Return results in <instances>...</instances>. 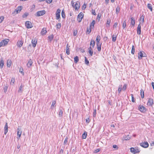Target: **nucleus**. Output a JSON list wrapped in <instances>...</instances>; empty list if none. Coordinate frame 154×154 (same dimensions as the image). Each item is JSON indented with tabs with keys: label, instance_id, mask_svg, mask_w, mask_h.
<instances>
[{
	"label": "nucleus",
	"instance_id": "obj_1",
	"mask_svg": "<svg viewBox=\"0 0 154 154\" xmlns=\"http://www.w3.org/2000/svg\"><path fill=\"white\" fill-rule=\"evenodd\" d=\"M84 14L82 12L80 13L77 17V20L79 22H80L82 21V20L84 17Z\"/></svg>",
	"mask_w": 154,
	"mask_h": 154
},
{
	"label": "nucleus",
	"instance_id": "obj_2",
	"mask_svg": "<svg viewBox=\"0 0 154 154\" xmlns=\"http://www.w3.org/2000/svg\"><path fill=\"white\" fill-rule=\"evenodd\" d=\"M22 134V130L20 127H18L17 129V136L18 139H19L21 136Z\"/></svg>",
	"mask_w": 154,
	"mask_h": 154
},
{
	"label": "nucleus",
	"instance_id": "obj_3",
	"mask_svg": "<svg viewBox=\"0 0 154 154\" xmlns=\"http://www.w3.org/2000/svg\"><path fill=\"white\" fill-rule=\"evenodd\" d=\"M140 144V146L145 148L148 147L149 146V144L147 142L141 143Z\"/></svg>",
	"mask_w": 154,
	"mask_h": 154
},
{
	"label": "nucleus",
	"instance_id": "obj_4",
	"mask_svg": "<svg viewBox=\"0 0 154 154\" xmlns=\"http://www.w3.org/2000/svg\"><path fill=\"white\" fill-rule=\"evenodd\" d=\"M25 24L27 28H30L32 27L31 23L29 21H26Z\"/></svg>",
	"mask_w": 154,
	"mask_h": 154
},
{
	"label": "nucleus",
	"instance_id": "obj_5",
	"mask_svg": "<svg viewBox=\"0 0 154 154\" xmlns=\"http://www.w3.org/2000/svg\"><path fill=\"white\" fill-rule=\"evenodd\" d=\"M45 13V10H43L37 12L36 14L37 16H40L43 15Z\"/></svg>",
	"mask_w": 154,
	"mask_h": 154
},
{
	"label": "nucleus",
	"instance_id": "obj_6",
	"mask_svg": "<svg viewBox=\"0 0 154 154\" xmlns=\"http://www.w3.org/2000/svg\"><path fill=\"white\" fill-rule=\"evenodd\" d=\"M153 104V100L152 98H149L147 102V105L152 106Z\"/></svg>",
	"mask_w": 154,
	"mask_h": 154
},
{
	"label": "nucleus",
	"instance_id": "obj_7",
	"mask_svg": "<svg viewBox=\"0 0 154 154\" xmlns=\"http://www.w3.org/2000/svg\"><path fill=\"white\" fill-rule=\"evenodd\" d=\"M23 43V42L22 40L18 41L17 43V45L18 47L20 48L22 46Z\"/></svg>",
	"mask_w": 154,
	"mask_h": 154
},
{
	"label": "nucleus",
	"instance_id": "obj_8",
	"mask_svg": "<svg viewBox=\"0 0 154 154\" xmlns=\"http://www.w3.org/2000/svg\"><path fill=\"white\" fill-rule=\"evenodd\" d=\"M73 7L75 8V10H77L80 7V3L79 2H76L74 6V5Z\"/></svg>",
	"mask_w": 154,
	"mask_h": 154
},
{
	"label": "nucleus",
	"instance_id": "obj_9",
	"mask_svg": "<svg viewBox=\"0 0 154 154\" xmlns=\"http://www.w3.org/2000/svg\"><path fill=\"white\" fill-rule=\"evenodd\" d=\"M37 43V40L35 39L34 38L32 40V46L34 48H35L36 45Z\"/></svg>",
	"mask_w": 154,
	"mask_h": 154
},
{
	"label": "nucleus",
	"instance_id": "obj_10",
	"mask_svg": "<svg viewBox=\"0 0 154 154\" xmlns=\"http://www.w3.org/2000/svg\"><path fill=\"white\" fill-rule=\"evenodd\" d=\"M141 26L140 24V23L138 26L137 29V34L138 35H140L141 34Z\"/></svg>",
	"mask_w": 154,
	"mask_h": 154
},
{
	"label": "nucleus",
	"instance_id": "obj_11",
	"mask_svg": "<svg viewBox=\"0 0 154 154\" xmlns=\"http://www.w3.org/2000/svg\"><path fill=\"white\" fill-rule=\"evenodd\" d=\"M8 131V125L7 123H6L4 127V134L6 135Z\"/></svg>",
	"mask_w": 154,
	"mask_h": 154
},
{
	"label": "nucleus",
	"instance_id": "obj_12",
	"mask_svg": "<svg viewBox=\"0 0 154 154\" xmlns=\"http://www.w3.org/2000/svg\"><path fill=\"white\" fill-rule=\"evenodd\" d=\"M143 57V53L141 51L139 52L138 53V58L139 59H142Z\"/></svg>",
	"mask_w": 154,
	"mask_h": 154
},
{
	"label": "nucleus",
	"instance_id": "obj_13",
	"mask_svg": "<svg viewBox=\"0 0 154 154\" xmlns=\"http://www.w3.org/2000/svg\"><path fill=\"white\" fill-rule=\"evenodd\" d=\"M9 41V39H7L6 40H3L2 41V43L3 45L5 46L7 45Z\"/></svg>",
	"mask_w": 154,
	"mask_h": 154
},
{
	"label": "nucleus",
	"instance_id": "obj_14",
	"mask_svg": "<svg viewBox=\"0 0 154 154\" xmlns=\"http://www.w3.org/2000/svg\"><path fill=\"white\" fill-rule=\"evenodd\" d=\"M131 24L133 26H134L135 24V20L134 18L133 17H131Z\"/></svg>",
	"mask_w": 154,
	"mask_h": 154
},
{
	"label": "nucleus",
	"instance_id": "obj_15",
	"mask_svg": "<svg viewBox=\"0 0 154 154\" xmlns=\"http://www.w3.org/2000/svg\"><path fill=\"white\" fill-rule=\"evenodd\" d=\"M88 53L90 54L91 56H92L93 51L91 47V46L88 48Z\"/></svg>",
	"mask_w": 154,
	"mask_h": 154
},
{
	"label": "nucleus",
	"instance_id": "obj_16",
	"mask_svg": "<svg viewBox=\"0 0 154 154\" xmlns=\"http://www.w3.org/2000/svg\"><path fill=\"white\" fill-rule=\"evenodd\" d=\"M12 63L11 60H7V66L8 67H10L11 66Z\"/></svg>",
	"mask_w": 154,
	"mask_h": 154
},
{
	"label": "nucleus",
	"instance_id": "obj_17",
	"mask_svg": "<svg viewBox=\"0 0 154 154\" xmlns=\"http://www.w3.org/2000/svg\"><path fill=\"white\" fill-rule=\"evenodd\" d=\"M69 46H68V44H67L66 46V53L67 55H69Z\"/></svg>",
	"mask_w": 154,
	"mask_h": 154
},
{
	"label": "nucleus",
	"instance_id": "obj_18",
	"mask_svg": "<svg viewBox=\"0 0 154 154\" xmlns=\"http://www.w3.org/2000/svg\"><path fill=\"white\" fill-rule=\"evenodd\" d=\"M131 138V136L128 135L127 136H125L123 137V139L125 140H128Z\"/></svg>",
	"mask_w": 154,
	"mask_h": 154
},
{
	"label": "nucleus",
	"instance_id": "obj_19",
	"mask_svg": "<svg viewBox=\"0 0 154 154\" xmlns=\"http://www.w3.org/2000/svg\"><path fill=\"white\" fill-rule=\"evenodd\" d=\"M46 32H47V31L46 30V29L45 28H43L42 29V31L41 32V34L42 35H44L46 33Z\"/></svg>",
	"mask_w": 154,
	"mask_h": 154
},
{
	"label": "nucleus",
	"instance_id": "obj_20",
	"mask_svg": "<svg viewBox=\"0 0 154 154\" xmlns=\"http://www.w3.org/2000/svg\"><path fill=\"white\" fill-rule=\"evenodd\" d=\"M144 16L143 15H142L140 17V23H143L144 22Z\"/></svg>",
	"mask_w": 154,
	"mask_h": 154
},
{
	"label": "nucleus",
	"instance_id": "obj_21",
	"mask_svg": "<svg viewBox=\"0 0 154 154\" xmlns=\"http://www.w3.org/2000/svg\"><path fill=\"white\" fill-rule=\"evenodd\" d=\"M97 49L98 51H100L101 50V44L100 43L97 44Z\"/></svg>",
	"mask_w": 154,
	"mask_h": 154
},
{
	"label": "nucleus",
	"instance_id": "obj_22",
	"mask_svg": "<svg viewBox=\"0 0 154 154\" xmlns=\"http://www.w3.org/2000/svg\"><path fill=\"white\" fill-rule=\"evenodd\" d=\"M32 62L31 60L30 59L29 60L28 63H27V66L28 67H29L32 65Z\"/></svg>",
	"mask_w": 154,
	"mask_h": 154
},
{
	"label": "nucleus",
	"instance_id": "obj_23",
	"mask_svg": "<svg viewBox=\"0 0 154 154\" xmlns=\"http://www.w3.org/2000/svg\"><path fill=\"white\" fill-rule=\"evenodd\" d=\"M4 62L3 60H1L0 58V67L1 68H2L3 66Z\"/></svg>",
	"mask_w": 154,
	"mask_h": 154
},
{
	"label": "nucleus",
	"instance_id": "obj_24",
	"mask_svg": "<svg viewBox=\"0 0 154 154\" xmlns=\"http://www.w3.org/2000/svg\"><path fill=\"white\" fill-rule=\"evenodd\" d=\"M63 111L61 109L59 110V117L60 118L61 117L63 116Z\"/></svg>",
	"mask_w": 154,
	"mask_h": 154
},
{
	"label": "nucleus",
	"instance_id": "obj_25",
	"mask_svg": "<svg viewBox=\"0 0 154 154\" xmlns=\"http://www.w3.org/2000/svg\"><path fill=\"white\" fill-rule=\"evenodd\" d=\"M140 94L141 98H143L144 97V91L142 89H141L140 90Z\"/></svg>",
	"mask_w": 154,
	"mask_h": 154
},
{
	"label": "nucleus",
	"instance_id": "obj_26",
	"mask_svg": "<svg viewBox=\"0 0 154 154\" xmlns=\"http://www.w3.org/2000/svg\"><path fill=\"white\" fill-rule=\"evenodd\" d=\"M139 110L141 112H143L145 110V107L143 106H140L139 107Z\"/></svg>",
	"mask_w": 154,
	"mask_h": 154
},
{
	"label": "nucleus",
	"instance_id": "obj_27",
	"mask_svg": "<svg viewBox=\"0 0 154 154\" xmlns=\"http://www.w3.org/2000/svg\"><path fill=\"white\" fill-rule=\"evenodd\" d=\"M100 37L99 35H98L96 38V41L97 43H100Z\"/></svg>",
	"mask_w": 154,
	"mask_h": 154
},
{
	"label": "nucleus",
	"instance_id": "obj_28",
	"mask_svg": "<svg viewBox=\"0 0 154 154\" xmlns=\"http://www.w3.org/2000/svg\"><path fill=\"white\" fill-rule=\"evenodd\" d=\"M79 57L78 56H76L74 58V62L75 63H76L79 61Z\"/></svg>",
	"mask_w": 154,
	"mask_h": 154
},
{
	"label": "nucleus",
	"instance_id": "obj_29",
	"mask_svg": "<svg viewBox=\"0 0 154 154\" xmlns=\"http://www.w3.org/2000/svg\"><path fill=\"white\" fill-rule=\"evenodd\" d=\"M95 44V42L94 40H91V42L90 45L91 46H92L93 48H94Z\"/></svg>",
	"mask_w": 154,
	"mask_h": 154
},
{
	"label": "nucleus",
	"instance_id": "obj_30",
	"mask_svg": "<svg viewBox=\"0 0 154 154\" xmlns=\"http://www.w3.org/2000/svg\"><path fill=\"white\" fill-rule=\"evenodd\" d=\"M147 8L150 10L151 11H152V5L150 4H148L147 5Z\"/></svg>",
	"mask_w": 154,
	"mask_h": 154
},
{
	"label": "nucleus",
	"instance_id": "obj_31",
	"mask_svg": "<svg viewBox=\"0 0 154 154\" xmlns=\"http://www.w3.org/2000/svg\"><path fill=\"white\" fill-rule=\"evenodd\" d=\"M95 21L94 20H93L91 23L90 27L91 28H93L95 23Z\"/></svg>",
	"mask_w": 154,
	"mask_h": 154
},
{
	"label": "nucleus",
	"instance_id": "obj_32",
	"mask_svg": "<svg viewBox=\"0 0 154 154\" xmlns=\"http://www.w3.org/2000/svg\"><path fill=\"white\" fill-rule=\"evenodd\" d=\"M15 82V79L14 78H12L11 80V82L10 83L11 85H13Z\"/></svg>",
	"mask_w": 154,
	"mask_h": 154
},
{
	"label": "nucleus",
	"instance_id": "obj_33",
	"mask_svg": "<svg viewBox=\"0 0 154 154\" xmlns=\"http://www.w3.org/2000/svg\"><path fill=\"white\" fill-rule=\"evenodd\" d=\"M23 86L21 85L19 88V89L18 91V92L19 93H21L23 91Z\"/></svg>",
	"mask_w": 154,
	"mask_h": 154
},
{
	"label": "nucleus",
	"instance_id": "obj_34",
	"mask_svg": "<svg viewBox=\"0 0 154 154\" xmlns=\"http://www.w3.org/2000/svg\"><path fill=\"white\" fill-rule=\"evenodd\" d=\"M120 11V8L118 6L116 8V14H118L119 12Z\"/></svg>",
	"mask_w": 154,
	"mask_h": 154
},
{
	"label": "nucleus",
	"instance_id": "obj_35",
	"mask_svg": "<svg viewBox=\"0 0 154 154\" xmlns=\"http://www.w3.org/2000/svg\"><path fill=\"white\" fill-rule=\"evenodd\" d=\"M111 22V20L109 19L107 20L106 22V26H109L110 25V23Z\"/></svg>",
	"mask_w": 154,
	"mask_h": 154
},
{
	"label": "nucleus",
	"instance_id": "obj_36",
	"mask_svg": "<svg viewBox=\"0 0 154 154\" xmlns=\"http://www.w3.org/2000/svg\"><path fill=\"white\" fill-rule=\"evenodd\" d=\"M55 104H56L55 101V100L53 101L52 102V104L51 105V108L52 109H53V107H54L55 106Z\"/></svg>",
	"mask_w": 154,
	"mask_h": 154
},
{
	"label": "nucleus",
	"instance_id": "obj_37",
	"mask_svg": "<svg viewBox=\"0 0 154 154\" xmlns=\"http://www.w3.org/2000/svg\"><path fill=\"white\" fill-rule=\"evenodd\" d=\"M135 52V48L134 46L133 45L132 46L131 53L132 54H134Z\"/></svg>",
	"mask_w": 154,
	"mask_h": 154
},
{
	"label": "nucleus",
	"instance_id": "obj_38",
	"mask_svg": "<svg viewBox=\"0 0 154 154\" xmlns=\"http://www.w3.org/2000/svg\"><path fill=\"white\" fill-rule=\"evenodd\" d=\"M54 36L52 35H50L48 36V39L50 42H51L53 39Z\"/></svg>",
	"mask_w": 154,
	"mask_h": 154
},
{
	"label": "nucleus",
	"instance_id": "obj_39",
	"mask_svg": "<svg viewBox=\"0 0 154 154\" xmlns=\"http://www.w3.org/2000/svg\"><path fill=\"white\" fill-rule=\"evenodd\" d=\"M126 25V20L124 21V23L122 25V27L123 29H124L125 28Z\"/></svg>",
	"mask_w": 154,
	"mask_h": 154
},
{
	"label": "nucleus",
	"instance_id": "obj_40",
	"mask_svg": "<svg viewBox=\"0 0 154 154\" xmlns=\"http://www.w3.org/2000/svg\"><path fill=\"white\" fill-rule=\"evenodd\" d=\"M131 152L134 153H135V150L134 148H131L130 149Z\"/></svg>",
	"mask_w": 154,
	"mask_h": 154
},
{
	"label": "nucleus",
	"instance_id": "obj_41",
	"mask_svg": "<svg viewBox=\"0 0 154 154\" xmlns=\"http://www.w3.org/2000/svg\"><path fill=\"white\" fill-rule=\"evenodd\" d=\"M91 28H92L91 27H90L89 28H88L87 30V32L88 34H89L90 33V32H91Z\"/></svg>",
	"mask_w": 154,
	"mask_h": 154
},
{
	"label": "nucleus",
	"instance_id": "obj_42",
	"mask_svg": "<svg viewBox=\"0 0 154 154\" xmlns=\"http://www.w3.org/2000/svg\"><path fill=\"white\" fill-rule=\"evenodd\" d=\"M87 135V133H84L82 134V138L83 139H85L86 138Z\"/></svg>",
	"mask_w": 154,
	"mask_h": 154
},
{
	"label": "nucleus",
	"instance_id": "obj_43",
	"mask_svg": "<svg viewBox=\"0 0 154 154\" xmlns=\"http://www.w3.org/2000/svg\"><path fill=\"white\" fill-rule=\"evenodd\" d=\"M116 36H115L114 35H112V41L114 42H115V41L116 40Z\"/></svg>",
	"mask_w": 154,
	"mask_h": 154
},
{
	"label": "nucleus",
	"instance_id": "obj_44",
	"mask_svg": "<svg viewBox=\"0 0 154 154\" xmlns=\"http://www.w3.org/2000/svg\"><path fill=\"white\" fill-rule=\"evenodd\" d=\"M122 89V85H120L118 89V92L119 93H120Z\"/></svg>",
	"mask_w": 154,
	"mask_h": 154
},
{
	"label": "nucleus",
	"instance_id": "obj_45",
	"mask_svg": "<svg viewBox=\"0 0 154 154\" xmlns=\"http://www.w3.org/2000/svg\"><path fill=\"white\" fill-rule=\"evenodd\" d=\"M57 29H60L61 27V24L60 23H57Z\"/></svg>",
	"mask_w": 154,
	"mask_h": 154
},
{
	"label": "nucleus",
	"instance_id": "obj_46",
	"mask_svg": "<svg viewBox=\"0 0 154 154\" xmlns=\"http://www.w3.org/2000/svg\"><path fill=\"white\" fill-rule=\"evenodd\" d=\"M61 14H62V17L63 18H65V15L64 12L63 10L62 11Z\"/></svg>",
	"mask_w": 154,
	"mask_h": 154
},
{
	"label": "nucleus",
	"instance_id": "obj_47",
	"mask_svg": "<svg viewBox=\"0 0 154 154\" xmlns=\"http://www.w3.org/2000/svg\"><path fill=\"white\" fill-rule=\"evenodd\" d=\"M85 63L87 65L89 63V61L86 58V57H85Z\"/></svg>",
	"mask_w": 154,
	"mask_h": 154
},
{
	"label": "nucleus",
	"instance_id": "obj_48",
	"mask_svg": "<svg viewBox=\"0 0 154 154\" xmlns=\"http://www.w3.org/2000/svg\"><path fill=\"white\" fill-rule=\"evenodd\" d=\"M22 9V7L21 6H20L18 7H17L16 9H17V10H18L20 12L21 11V10Z\"/></svg>",
	"mask_w": 154,
	"mask_h": 154
},
{
	"label": "nucleus",
	"instance_id": "obj_49",
	"mask_svg": "<svg viewBox=\"0 0 154 154\" xmlns=\"http://www.w3.org/2000/svg\"><path fill=\"white\" fill-rule=\"evenodd\" d=\"M60 14H56V19L57 20H58L60 18Z\"/></svg>",
	"mask_w": 154,
	"mask_h": 154
},
{
	"label": "nucleus",
	"instance_id": "obj_50",
	"mask_svg": "<svg viewBox=\"0 0 154 154\" xmlns=\"http://www.w3.org/2000/svg\"><path fill=\"white\" fill-rule=\"evenodd\" d=\"M8 89V86H5L4 87V91L5 93L7 91Z\"/></svg>",
	"mask_w": 154,
	"mask_h": 154
},
{
	"label": "nucleus",
	"instance_id": "obj_51",
	"mask_svg": "<svg viewBox=\"0 0 154 154\" xmlns=\"http://www.w3.org/2000/svg\"><path fill=\"white\" fill-rule=\"evenodd\" d=\"M86 4L85 3H84L83 5L82 6V9L83 10H84L86 8Z\"/></svg>",
	"mask_w": 154,
	"mask_h": 154
},
{
	"label": "nucleus",
	"instance_id": "obj_52",
	"mask_svg": "<svg viewBox=\"0 0 154 154\" xmlns=\"http://www.w3.org/2000/svg\"><path fill=\"white\" fill-rule=\"evenodd\" d=\"M131 100L133 102H135L134 98V97L133 95L132 94H131Z\"/></svg>",
	"mask_w": 154,
	"mask_h": 154
},
{
	"label": "nucleus",
	"instance_id": "obj_53",
	"mask_svg": "<svg viewBox=\"0 0 154 154\" xmlns=\"http://www.w3.org/2000/svg\"><path fill=\"white\" fill-rule=\"evenodd\" d=\"M78 31L76 30H74L73 32V35L74 36H75L77 35V34Z\"/></svg>",
	"mask_w": 154,
	"mask_h": 154
},
{
	"label": "nucleus",
	"instance_id": "obj_54",
	"mask_svg": "<svg viewBox=\"0 0 154 154\" xmlns=\"http://www.w3.org/2000/svg\"><path fill=\"white\" fill-rule=\"evenodd\" d=\"M126 88H126V85L125 84L124 85V86L122 88V89L123 90L125 91V90L126 89Z\"/></svg>",
	"mask_w": 154,
	"mask_h": 154
},
{
	"label": "nucleus",
	"instance_id": "obj_55",
	"mask_svg": "<svg viewBox=\"0 0 154 154\" xmlns=\"http://www.w3.org/2000/svg\"><path fill=\"white\" fill-rule=\"evenodd\" d=\"M96 109H94V112H93V116L94 117H95L96 116Z\"/></svg>",
	"mask_w": 154,
	"mask_h": 154
},
{
	"label": "nucleus",
	"instance_id": "obj_56",
	"mask_svg": "<svg viewBox=\"0 0 154 154\" xmlns=\"http://www.w3.org/2000/svg\"><path fill=\"white\" fill-rule=\"evenodd\" d=\"M4 17L3 16L0 17V23H1L3 20Z\"/></svg>",
	"mask_w": 154,
	"mask_h": 154
},
{
	"label": "nucleus",
	"instance_id": "obj_57",
	"mask_svg": "<svg viewBox=\"0 0 154 154\" xmlns=\"http://www.w3.org/2000/svg\"><path fill=\"white\" fill-rule=\"evenodd\" d=\"M60 12H61L60 10L59 9H58L57 10L56 14H60Z\"/></svg>",
	"mask_w": 154,
	"mask_h": 154
},
{
	"label": "nucleus",
	"instance_id": "obj_58",
	"mask_svg": "<svg viewBox=\"0 0 154 154\" xmlns=\"http://www.w3.org/2000/svg\"><path fill=\"white\" fill-rule=\"evenodd\" d=\"M23 69L22 68H20L19 69V72H20L21 73L23 74Z\"/></svg>",
	"mask_w": 154,
	"mask_h": 154
},
{
	"label": "nucleus",
	"instance_id": "obj_59",
	"mask_svg": "<svg viewBox=\"0 0 154 154\" xmlns=\"http://www.w3.org/2000/svg\"><path fill=\"white\" fill-rule=\"evenodd\" d=\"M117 25L118 23L117 22L115 23L113 25V28H116L117 27Z\"/></svg>",
	"mask_w": 154,
	"mask_h": 154
},
{
	"label": "nucleus",
	"instance_id": "obj_60",
	"mask_svg": "<svg viewBox=\"0 0 154 154\" xmlns=\"http://www.w3.org/2000/svg\"><path fill=\"white\" fill-rule=\"evenodd\" d=\"M20 11H19L18 10H17V9H16L14 11V13H15V14H18L19 12Z\"/></svg>",
	"mask_w": 154,
	"mask_h": 154
},
{
	"label": "nucleus",
	"instance_id": "obj_61",
	"mask_svg": "<svg viewBox=\"0 0 154 154\" xmlns=\"http://www.w3.org/2000/svg\"><path fill=\"white\" fill-rule=\"evenodd\" d=\"M92 14L94 15H96V13H95V10H93L92 9Z\"/></svg>",
	"mask_w": 154,
	"mask_h": 154
},
{
	"label": "nucleus",
	"instance_id": "obj_62",
	"mask_svg": "<svg viewBox=\"0 0 154 154\" xmlns=\"http://www.w3.org/2000/svg\"><path fill=\"white\" fill-rule=\"evenodd\" d=\"M86 122L88 123L90 122L89 118H88L86 119Z\"/></svg>",
	"mask_w": 154,
	"mask_h": 154
},
{
	"label": "nucleus",
	"instance_id": "obj_63",
	"mask_svg": "<svg viewBox=\"0 0 154 154\" xmlns=\"http://www.w3.org/2000/svg\"><path fill=\"white\" fill-rule=\"evenodd\" d=\"M134 7V5L133 4H131L130 6V9L132 10Z\"/></svg>",
	"mask_w": 154,
	"mask_h": 154
},
{
	"label": "nucleus",
	"instance_id": "obj_64",
	"mask_svg": "<svg viewBox=\"0 0 154 154\" xmlns=\"http://www.w3.org/2000/svg\"><path fill=\"white\" fill-rule=\"evenodd\" d=\"M46 2H47V3H51L52 2V0H46Z\"/></svg>",
	"mask_w": 154,
	"mask_h": 154
}]
</instances>
